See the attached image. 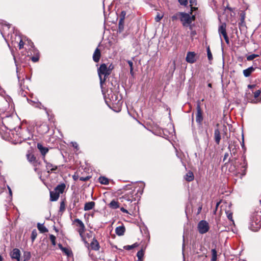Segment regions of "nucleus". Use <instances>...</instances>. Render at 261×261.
<instances>
[{"instance_id": "34", "label": "nucleus", "mask_w": 261, "mask_h": 261, "mask_svg": "<svg viewBox=\"0 0 261 261\" xmlns=\"http://www.w3.org/2000/svg\"><path fill=\"white\" fill-rule=\"evenodd\" d=\"M37 236V233L36 230H33L31 233V239L32 241L33 242L35 239L36 238Z\"/></svg>"}, {"instance_id": "20", "label": "nucleus", "mask_w": 261, "mask_h": 261, "mask_svg": "<svg viewBox=\"0 0 261 261\" xmlns=\"http://www.w3.org/2000/svg\"><path fill=\"white\" fill-rule=\"evenodd\" d=\"M125 227L123 226H120L117 227L115 229L116 233L118 236H122L123 235L125 231Z\"/></svg>"}, {"instance_id": "46", "label": "nucleus", "mask_w": 261, "mask_h": 261, "mask_svg": "<svg viewBox=\"0 0 261 261\" xmlns=\"http://www.w3.org/2000/svg\"><path fill=\"white\" fill-rule=\"evenodd\" d=\"M228 156H229V153L228 152H226L225 153L224 158H223V162H225V161H226Z\"/></svg>"}, {"instance_id": "6", "label": "nucleus", "mask_w": 261, "mask_h": 261, "mask_svg": "<svg viewBox=\"0 0 261 261\" xmlns=\"http://www.w3.org/2000/svg\"><path fill=\"white\" fill-rule=\"evenodd\" d=\"M197 227L199 232L201 234L205 233L210 229L208 223L205 220L200 221L198 224Z\"/></svg>"}, {"instance_id": "57", "label": "nucleus", "mask_w": 261, "mask_h": 261, "mask_svg": "<svg viewBox=\"0 0 261 261\" xmlns=\"http://www.w3.org/2000/svg\"><path fill=\"white\" fill-rule=\"evenodd\" d=\"M8 189H9V194H10V195L11 196H12V191H11V190L10 188V187H8Z\"/></svg>"}, {"instance_id": "3", "label": "nucleus", "mask_w": 261, "mask_h": 261, "mask_svg": "<svg viewBox=\"0 0 261 261\" xmlns=\"http://www.w3.org/2000/svg\"><path fill=\"white\" fill-rule=\"evenodd\" d=\"M75 223H76L77 226L79 227V228L77 229V231L79 233V234L80 237L82 238V240L84 242V243L87 245H89V243L85 240V239L84 238L83 236V233H84L85 231V226L83 222L80 220L79 219H75L74 221Z\"/></svg>"}, {"instance_id": "53", "label": "nucleus", "mask_w": 261, "mask_h": 261, "mask_svg": "<svg viewBox=\"0 0 261 261\" xmlns=\"http://www.w3.org/2000/svg\"><path fill=\"white\" fill-rule=\"evenodd\" d=\"M255 86L254 85H249L248 86V87L250 89H252L253 88H254Z\"/></svg>"}, {"instance_id": "47", "label": "nucleus", "mask_w": 261, "mask_h": 261, "mask_svg": "<svg viewBox=\"0 0 261 261\" xmlns=\"http://www.w3.org/2000/svg\"><path fill=\"white\" fill-rule=\"evenodd\" d=\"M127 63L128 64L130 67V69L133 68V62L132 61L128 60L127 61Z\"/></svg>"}, {"instance_id": "32", "label": "nucleus", "mask_w": 261, "mask_h": 261, "mask_svg": "<svg viewBox=\"0 0 261 261\" xmlns=\"http://www.w3.org/2000/svg\"><path fill=\"white\" fill-rule=\"evenodd\" d=\"M49 239L50 240V241H51V244H53V245L55 246L56 244V237L54 235H53V234H50L49 235Z\"/></svg>"}, {"instance_id": "64", "label": "nucleus", "mask_w": 261, "mask_h": 261, "mask_svg": "<svg viewBox=\"0 0 261 261\" xmlns=\"http://www.w3.org/2000/svg\"><path fill=\"white\" fill-rule=\"evenodd\" d=\"M219 204V203H217L216 207H217L218 206Z\"/></svg>"}, {"instance_id": "41", "label": "nucleus", "mask_w": 261, "mask_h": 261, "mask_svg": "<svg viewBox=\"0 0 261 261\" xmlns=\"http://www.w3.org/2000/svg\"><path fill=\"white\" fill-rule=\"evenodd\" d=\"M260 94V91L259 90H258L256 91L254 93V96L255 98L258 97Z\"/></svg>"}, {"instance_id": "42", "label": "nucleus", "mask_w": 261, "mask_h": 261, "mask_svg": "<svg viewBox=\"0 0 261 261\" xmlns=\"http://www.w3.org/2000/svg\"><path fill=\"white\" fill-rule=\"evenodd\" d=\"M245 18V15L244 13H241V21L242 23H243L244 22Z\"/></svg>"}, {"instance_id": "58", "label": "nucleus", "mask_w": 261, "mask_h": 261, "mask_svg": "<svg viewBox=\"0 0 261 261\" xmlns=\"http://www.w3.org/2000/svg\"><path fill=\"white\" fill-rule=\"evenodd\" d=\"M201 209H202V207L200 206V207H199L198 209V214L200 213L201 211Z\"/></svg>"}, {"instance_id": "49", "label": "nucleus", "mask_w": 261, "mask_h": 261, "mask_svg": "<svg viewBox=\"0 0 261 261\" xmlns=\"http://www.w3.org/2000/svg\"><path fill=\"white\" fill-rule=\"evenodd\" d=\"M39 59L38 57H33L32 58V60L34 62H36L38 61Z\"/></svg>"}, {"instance_id": "10", "label": "nucleus", "mask_w": 261, "mask_h": 261, "mask_svg": "<svg viewBox=\"0 0 261 261\" xmlns=\"http://www.w3.org/2000/svg\"><path fill=\"white\" fill-rule=\"evenodd\" d=\"M196 61V54L194 52H188L186 57V61L189 63H194Z\"/></svg>"}, {"instance_id": "16", "label": "nucleus", "mask_w": 261, "mask_h": 261, "mask_svg": "<svg viewBox=\"0 0 261 261\" xmlns=\"http://www.w3.org/2000/svg\"><path fill=\"white\" fill-rule=\"evenodd\" d=\"M66 186L65 184H61L58 185L54 189L57 193L60 195V194H62L64 190L65 189Z\"/></svg>"}, {"instance_id": "56", "label": "nucleus", "mask_w": 261, "mask_h": 261, "mask_svg": "<svg viewBox=\"0 0 261 261\" xmlns=\"http://www.w3.org/2000/svg\"><path fill=\"white\" fill-rule=\"evenodd\" d=\"M113 68V66L112 65H110L109 67V68H108V69L110 70V71H111V70Z\"/></svg>"}, {"instance_id": "44", "label": "nucleus", "mask_w": 261, "mask_h": 261, "mask_svg": "<svg viewBox=\"0 0 261 261\" xmlns=\"http://www.w3.org/2000/svg\"><path fill=\"white\" fill-rule=\"evenodd\" d=\"M224 38V40L226 42V43L227 44H229V38H228V37L227 36V35H224V36H223Z\"/></svg>"}, {"instance_id": "17", "label": "nucleus", "mask_w": 261, "mask_h": 261, "mask_svg": "<svg viewBox=\"0 0 261 261\" xmlns=\"http://www.w3.org/2000/svg\"><path fill=\"white\" fill-rule=\"evenodd\" d=\"M90 247L92 249L94 250H98L99 249V245L98 241L93 238L92 241L90 243Z\"/></svg>"}, {"instance_id": "63", "label": "nucleus", "mask_w": 261, "mask_h": 261, "mask_svg": "<svg viewBox=\"0 0 261 261\" xmlns=\"http://www.w3.org/2000/svg\"><path fill=\"white\" fill-rule=\"evenodd\" d=\"M193 116H194V114H192V120H193Z\"/></svg>"}, {"instance_id": "59", "label": "nucleus", "mask_w": 261, "mask_h": 261, "mask_svg": "<svg viewBox=\"0 0 261 261\" xmlns=\"http://www.w3.org/2000/svg\"><path fill=\"white\" fill-rule=\"evenodd\" d=\"M191 34H192V35H195L196 34V33H195V31H192Z\"/></svg>"}, {"instance_id": "62", "label": "nucleus", "mask_w": 261, "mask_h": 261, "mask_svg": "<svg viewBox=\"0 0 261 261\" xmlns=\"http://www.w3.org/2000/svg\"><path fill=\"white\" fill-rule=\"evenodd\" d=\"M230 161V158H229V159L228 160V161L227 162V163L229 162Z\"/></svg>"}, {"instance_id": "18", "label": "nucleus", "mask_w": 261, "mask_h": 261, "mask_svg": "<svg viewBox=\"0 0 261 261\" xmlns=\"http://www.w3.org/2000/svg\"><path fill=\"white\" fill-rule=\"evenodd\" d=\"M26 157L28 162L32 164L35 160H36V157L33 154L32 152L28 151L26 154Z\"/></svg>"}, {"instance_id": "15", "label": "nucleus", "mask_w": 261, "mask_h": 261, "mask_svg": "<svg viewBox=\"0 0 261 261\" xmlns=\"http://www.w3.org/2000/svg\"><path fill=\"white\" fill-rule=\"evenodd\" d=\"M214 139L217 144L219 145L221 140L220 132L219 129H215L214 132Z\"/></svg>"}, {"instance_id": "61", "label": "nucleus", "mask_w": 261, "mask_h": 261, "mask_svg": "<svg viewBox=\"0 0 261 261\" xmlns=\"http://www.w3.org/2000/svg\"><path fill=\"white\" fill-rule=\"evenodd\" d=\"M208 86L209 87H212V84H210H210H208Z\"/></svg>"}, {"instance_id": "19", "label": "nucleus", "mask_w": 261, "mask_h": 261, "mask_svg": "<svg viewBox=\"0 0 261 261\" xmlns=\"http://www.w3.org/2000/svg\"><path fill=\"white\" fill-rule=\"evenodd\" d=\"M94 206H95V202L93 201L87 202L85 204L84 209L86 211H89V210L93 209V207H94Z\"/></svg>"}, {"instance_id": "22", "label": "nucleus", "mask_w": 261, "mask_h": 261, "mask_svg": "<svg viewBox=\"0 0 261 261\" xmlns=\"http://www.w3.org/2000/svg\"><path fill=\"white\" fill-rule=\"evenodd\" d=\"M194 176L192 172L188 171L185 176V179L187 181H191L194 180Z\"/></svg>"}, {"instance_id": "12", "label": "nucleus", "mask_w": 261, "mask_h": 261, "mask_svg": "<svg viewBox=\"0 0 261 261\" xmlns=\"http://www.w3.org/2000/svg\"><path fill=\"white\" fill-rule=\"evenodd\" d=\"M100 57H101L100 50L97 47L95 50L94 54L93 55V60L95 62L97 63L99 62Z\"/></svg>"}, {"instance_id": "14", "label": "nucleus", "mask_w": 261, "mask_h": 261, "mask_svg": "<svg viewBox=\"0 0 261 261\" xmlns=\"http://www.w3.org/2000/svg\"><path fill=\"white\" fill-rule=\"evenodd\" d=\"M50 193V200L51 201H57L60 195L56 191H51Z\"/></svg>"}, {"instance_id": "38", "label": "nucleus", "mask_w": 261, "mask_h": 261, "mask_svg": "<svg viewBox=\"0 0 261 261\" xmlns=\"http://www.w3.org/2000/svg\"><path fill=\"white\" fill-rule=\"evenodd\" d=\"M65 210V204L64 201H62L60 203V211L63 212Z\"/></svg>"}, {"instance_id": "11", "label": "nucleus", "mask_w": 261, "mask_h": 261, "mask_svg": "<svg viewBox=\"0 0 261 261\" xmlns=\"http://www.w3.org/2000/svg\"><path fill=\"white\" fill-rule=\"evenodd\" d=\"M10 256L12 259H16L17 261H20V250L17 248L14 249L10 253Z\"/></svg>"}, {"instance_id": "33", "label": "nucleus", "mask_w": 261, "mask_h": 261, "mask_svg": "<svg viewBox=\"0 0 261 261\" xmlns=\"http://www.w3.org/2000/svg\"><path fill=\"white\" fill-rule=\"evenodd\" d=\"M207 50V57L209 60H211L213 59L212 54L211 52L210 47L208 46L206 48Z\"/></svg>"}, {"instance_id": "23", "label": "nucleus", "mask_w": 261, "mask_h": 261, "mask_svg": "<svg viewBox=\"0 0 261 261\" xmlns=\"http://www.w3.org/2000/svg\"><path fill=\"white\" fill-rule=\"evenodd\" d=\"M37 228L38 230L42 233L46 232L48 229L44 226L43 224L38 223Z\"/></svg>"}, {"instance_id": "39", "label": "nucleus", "mask_w": 261, "mask_h": 261, "mask_svg": "<svg viewBox=\"0 0 261 261\" xmlns=\"http://www.w3.org/2000/svg\"><path fill=\"white\" fill-rule=\"evenodd\" d=\"M181 5L186 6L188 4V0H178Z\"/></svg>"}, {"instance_id": "24", "label": "nucleus", "mask_w": 261, "mask_h": 261, "mask_svg": "<svg viewBox=\"0 0 261 261\" xmlns=\"http://www.w3.org/2000/svg\"><path fill=\"white\" fill-rule=\"evenodd\" d=\"M109 206L110 207L114 208V209L117 208L119 207V203L114 200H112L110 203Z\"/></svg>"}, {"instance_id": "5", "label": "nucleus", "mask_w": 261, "mask_h": 261, "mask_svg": "<svg viewBox=\"0 0 261 261\" xmlns=\"http://www.w3.org/2000/svg\"><path fill=\"white\" fill-rule=\"evenodd\" d=\"M200 105L201 102L199 100L197 101L196 106L197 112L196 113V121L199 125H201L202 121L203 119L202 116V111L201 110Z\"/></svg>"}, {"instance_id": "21", "label": "nucleus", "mask_w": 261, "mask_h": 261, "mask_svg": "<svg viewBox=\"0 0 261 261\" xmlns=\"http://www.w3.org/2000/svg\"><path fill=\"white\" fill-rule=\"evenodd\" d=\"M254 70L255 68L254 67H250L248 68L243 70V74L245 77H248Z\"/></svg>"}, {"instance_id": "54", "label": "nucleus", "mask_w": 261, "mask_h": 261, "mask_svg": "<svg viewBox=\"0 0 261 261\" xmlns=\"http://www.w3.org/2000/svg\"><path fill=\"white\" fill-rule=\"evenodd\" d=\"M58 246H59V248L62 250L63 249V248H64V247H63L62 246V245L61 244H58Z\"/></svg>"}, {"instance_id": "31", "label": "nucleus", "mask_w": 261, "mask_h": 261, "mask_svg": "<svg viewBox=\"0 0 261 261\" xmlns=\"http://www.w3.org/2000/svg\"><path fill=\"white\" fill-rule=\"evenodd\" d=\"M143 255H144V251H143V250H141L137 252V256L139 260H141Z\"/></svg>"}, {"instance_id": "50", "label": "nucleus", "mask_w": 261, "mask_h": 261, "mask_svg": "<svg viewBox=\"0 0 261 261\" xmlns=\"http://www.w3.org/2000/svg\"><path fill=\"white\" fill-rule=\"evenodd\" d=\"M89 179V177H81L80 180L82 181H86Z\"/></svg>"}, {"instance_id": "13", "label": "nucleus", "mask_w": 261, "mask_h": 261, "mask_svg": "<svg viewBox=\"0 0 261 261\" xmlns=\"http://www.w3.org/2000/svg\"><path fill=\"white\" fill-rule=\"evenodd\" d=\"M226 28V24L225 23H223L220 25H219L218 28V32L220 36L222 35L223 36H224V35H227Z\"/></svg>"}, {"instance_id": "48", "label": "nucleus", "mask_w": 261, "mask_h": 261, "mask_svg": "<svg viewBox=\"0 0 261 261\" xmlns=\"http://www.w3.org/2000/svg\"><path fill=\"white\" fill-rule=\"evenodd\" d=\"M72 146L77 150L78 149V144H77V143H76V142H72Z\"/></svg>"}, {"instance_id": "1", "label": "nucleus", "mask_w": 261, "mask_h": 261, "mask_svg": "<svg viewBox=\"0 0 261 261\" xmlns=\"http://www.w3.org/2000/svg\"><path fill=\"white\" fill-rule=\"evenodd\" d=\"M178 15L180 16V20L182 22V24L185 27H189L190 30H192V26L191 23L195 19V16L194 15L191 16L189 14L179 12Z\"/></svg>"}, {"instance_id": "27", "label": "nucleus", "mask_w": 261, "mask_h": 261, "mask_svg": "<svg viewBox=\"0 0 261 261\" xmlns=\"http://www.w3.org/2000/svg\"><path fill=\"white\" fill-rule=\"evenodd\" d=\"M62 251L68 256H70L72 254L71 250L67 248L64 247Z\"/></svg>"}, {"instance_id": "52", "label": "nucleus", "mask_w": 261, "mask_h": 261, "mask_svg": "<svg viewBox=\"0 0 261 261\" xmlns=\"http://www.w3.org/2000/svg\"><path fill=\"white\" fill-rule=\"evenodd\" d=\"M120 210L122 212H124V213H128V211L127 210H125L124 208L123 207H121L120 208Z\"/></svg>"}, {"instance_id": "28", "label": "nucleus", "mask_w": 261, "mask_h": 261, "mask_svg": "<svg viewBox=\"0 0 261 261\" xmlns=\"http://www.w3.org/2000/svg\"><path fill=\"white\" fill-rule=\"evenodd\" d=\"M190 3V6L191 11L196 10L197 8L196 7H195L194 6L196 5V0H189Z\"/></svg>"}, {"instance_id": "29", "label": "nucleus", "mask_w": 261, "mask_h": 261, "mask_svg": "<svg viewBox=\"0 0 261 261\" xmlns=\"http://www.w3.org/2000/svg\"><path fill=\"white\" fill-rule=\"evenodd\" d=\"M138 246V244L136 243L133 244L132 245H126V246H124V249L127 250H131V249L137 247Z\"/></svg>"}, {"instance_id": "7", "label": "nucleus", "mask_w": 261, "mask_h": 261, "mask_svg": "<svg viewBox=\"0 0 261 261\" xmlns=\"http://www.w3.org/2000/svg\"><path fill=\"white\" fill-rule=\"evenodd\" d=\"M238 140H231L229 143L228 149L230 151L231 155H235L237 153V150L239 148Z\"/></svg>"}, {"instance_id": "35", "label": "nucleus", "mask_w": 261, "mask_h": 261, "mask_svg": "<svg viewBox=\"0 0 261 261\" xmlns=\"http://www.w3.org/2000/svg\"><path fill=\"white\" fill-rule=\"evenodd\" d=\"M227 217L229 220H230L233 224H234V221L232 219V214L228 211L226 212Z\"/></svg>"}, {"instance_id": "43", "label": "nucleus", "mask_w": 261, "mask_h": 261, "mask_svg": "<svg viewBox=\"0 0 261 261\" xmlns=\"http://www.w3.org/2000/svg\"><path fill=\"white\" fill-rule=\"evenodd\" d=\"M123 23H124V21H121L120 22V19H119V29H123Z\"/></svg>"}, {"instance_id": "4", "label": "nucleus", "mask_w": 261, "mask_h": 261, "mask_svg": "<svg viewBox=\"0 0 261 261\" xmlns=\"http://www.w3.org/2000/svg\"><path fill=\"white\" fill-rule=\"evenodd\" d=\"M260 227L261 216H257L253 218L250 224V229L253 231H257Z\"/></svg>"}, {"instance_id": "2", "label": "nucleus", "mask_w": 261, "mask_h": 261, "mask_svg": "<svg viewBox=\"0 0 261 261\" xmlns=\"http://www.w3.org/2000/svg\"><path fill=\"white\" fill-rule=\"evenodd\" d=\"M98 74L100 80L101 86L105 82L106 78L111 74V71L108 69L106 64H102L98 69Z\"/></svg>"}, {"instance_id": "8", "label": "nucleus", "mask_w": 261, "mask_h": 261, "mask_svg": "<svg viewBox=\"0 0 261 261\" xmlns=\"http://www.w3.org/2000/svg\"><path fill=\"white\" fill-rule=\"evenodd\" d=\"M43 162L46 165V169L47 170V172L48 173H50L52 172L55 171L58 169V166L56 165H55L48 162L47 161L46 159H43Z\"/></svg>"}, {"instance_id": "25", "label": "nucleus", "mask_w": 261, "mask_h": 261, "mask_svg": "<svg viewBox=\"0 0 261 261\" xmlns=\"http://www.w3.org/2000/svg\"><path fill=\"white\" fill-rule=\"evenodd\" d=\"M212 252V258L211 261H216L217 259V252L215 249H212L211 250Z\"/></svg>"}, {"instance_id": "60", "label": "nucleus", "mask_w": 261, "mask_h": 261, "mask_svg": "<svg viewBox=\"0 0 261 261\" xmlns=\"http://www.w3.org/2000/svg\"><path fill=\"white\" fill-rule=\"evenodd\" d=\"M0 261H3V257L1 255H0Z\"/></svg>"}, {"instance_id": "51", "label": "nucleus", "mask_w": 261, "mask_h": 261, "mask_svg": "<svg viewBox=\"0 0 261 261\" xmlns=\"http://www.w3.org/2000/svg\"><path fill=\"white\" fill-rule=\"evenodd\" d=\"M19 48H21L23 46V42L21 40L19 43Z\"/></svg>"}, {"instance_id": "40", "label": "nucleus", "mask_w": 261, "mask_h": 261, "mask_svg": "<svg viewBox=\"0 0 261 261\" xmlns=\"http://www.w3.org/2000/svg\"><path fill=\"white\" fill-rule=\"evenodd\" d=\"M163 16L160 15V14H158L155 17V20L156 22H159L161 19L162 18Z\"/></svg>"}, {"instance_id": "37", "label": "nucleus", "mask_w": 261, "mask_h": 261, "mask_svg": "<svg viewBox=\"0 0 261 261\" xmlns=\"http://www.w3.org/2000/svg\"><path fill=\"white\" fill-rule=\"evenodd\" d=\"M125 15H126L125 11H122L121 13L120 18V22L121 21H124L125 17Z\"/></svg>"}, {"instance_id": "55", "label": "nucleus", "mask_w": 261, "mask_h": 261, "mask_svg": "<svg viewBox=\"0 0 261 261\" xmlns=\"http://www.w3.org/2000/svg\"><path fill=\"white\" fill-rule=\"evenodd\" d=\"M130 73L132 75H134L133 68L130 69Z\"/></svg>"}, {"instance_id": "36", "label": "nucleus", "mask_w": 261, "mask_h": 261, "mask_svg": "<svg viewBox=\"0 0 261 261\" xmlns=\"http://www.w3.org/2000/svg\"><path fill=\"white\" fill-rule=\"evenodd\" d=\"M258 56H259L258 55L252 54L251 55L247 56V60L248 61H251V60H253L254 58H255L256 57H258Z\"/></svg>"}, {"instance_id": "30", "label": "nucleus", "mask_w": 261, "mask_h": 261, "mask_svg": "<svg viewBox=\"0 0 261 261\" xmlns=\"http://www.w3.org/2000/svg\"><path fill=\"white\" fill-rule=\"evenodd\" d=\"M31 164L35 167V170L36 171L37 167L41 165V162L39 160L36 159Z\"/></svg>"}, {"instance_id": "45", "label": "nucleus", "mask_w": 261, "mask_h": 261, "mask_svg": "<svg viewBox=\"0 0 261 261\" xmlns=\"http://www.w3.org/2000/svg\"><path fill=\"white\" fill-rule=\"evenodd\" d=\"M178 18H180V16H179V15H178V13H177V14H176V15L172 16L173 20L176 19Z\"/></svg>"}, {"instance_id": "9", "label": "nucleus", "mask_w": 261, "mask_h": 261, "mask_svg": "<svg viewBox=\"0 0 261 261\" xmlns=\"http://www.w3.org/2000/svg\"><path fill=\"white\" fill-rule=\"evenodd\" d=\"M37 146L41 154L42 160H43V159H45V155L48 152L49 149L47 147H44L42 144L40 143L37 144Z\"/></svg>"}, {"instance_id": "26", "label": "nucleus", "mask_w": 261, "mask_h": 261, "mask_svg": "<svg viewBox=\"0 0 261 261\" xmlns=\"http://www.w3.org/2000/svg\"><path fill=\"white\" fill-rule=\"evenodd\" d=\"M99 181L103 185H108L109 184V179L105 177H100L99 178Z\"/></svg>"}]
</instances>
